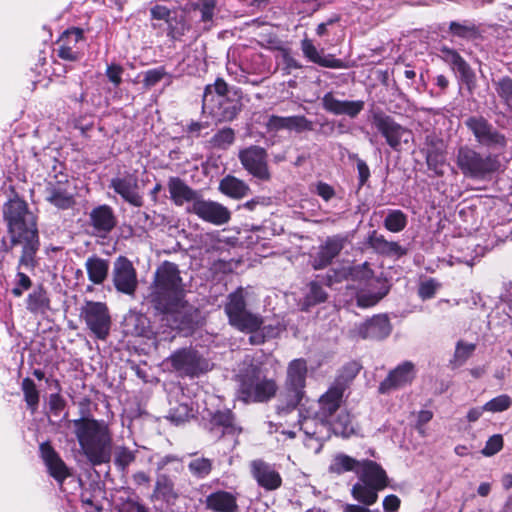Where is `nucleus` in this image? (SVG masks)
I'll return each instance as SVG.
<instances>
[{"mask_svg": "<svg viewBox=\"0 0 512 512\" xmlns=\"http://www.w3.org/2000/svg\"><path fill=\"white\" fill-rule=\"evenodd\" d=\"M80 318L98 339L104 340L109 335L111 316L105 303L86 301L80 309Z\"/></svg>", "mask_w": 512, "mask_h": 512, "instance_id": "obj_11", "label": "nucleus"}, {"mask_svg": "<svg viewBox=\"0 0 512 512\" xmlns=\"http://www.w3.org/2000/svg\"><path fill=\"white\" fill-rule=\"evenodd\" d=\"M323 108L335 115H347L351 118H355L363 109L364 101L362 100H339L335 98L332 92L324 94L322 98Z\"/></svg>", "mask_w": 512, "mask_h": 512, "instance_id": "obj_28", "label": "nucleus"}, {"mask_svg": "<svg viewBox=\"0 0 512 512\" xmlns=\"http://www.w3.org/2000/svg\"><path fill=\"white\" fill-rule=\"evenodd\" d=\"M235 141V131L230 127L218 130L211 138L214 147L225 149Z\"/></svg>", "mask_w": 512, "mask_h": 512, "instance_id": "obj_53", "label": "nucleus"}, {"mask_svg": "<svg viewBox=\"0 0 512 512\" xmlns=\"http://www.w3.org/2000/svg\"><path fill=\"white\" fill-rule=\"evenodd\" d=\"M250 473L257 484L266 491H274L281 487L282 477L272 465L263 459L252 460L249 464Z\"/></svg>", "mask_w": 512, "mask_h": 512, "instance_id": "obj_18", "label": "nucleus"}, {"mask_svg": "<svg viewBox=\"0 0 512 512\" xmlns=\"http://www.w3.org/2000/svg\"><path fill=\"white\" fill-rule=\"evenodd\" d=\"M210 432L217 438L225 436L238 437L242 428L237 425L235 415L229 409L218 410L211 415Z\"/></svg>", "mask_w": 512, "mask_h": 512, "instance_id": "obj_23", "label": "nucleus"}, {"mask_svg": "<svg viewBox=\"0 0 512 512\" xmlns=\"http://www.w3.org/2000/svg\"><path fill=\"white\" fill-rule=\"evenodd\" d=\"M229 85L221 78H216L213 84L204 88L202 109L217 122H231L242 110V91L237 88L233 94L236 98L228 97Z\"/></svg>", "mask_w": 512, "mask_h": 512, "instance_id": "obj_5", "label": "nucleus"}, {"mask_svg": "<svg viewBox=\"0 0 512 512\" xmlns=\"http://www.w3.org/2000/svg\"><path fill=\"white\" fill-rule=\"evenodd\" d=\"M332 430L334 434L343 438H349L354 435L355 427L352 416L348 412L339 413L335 421L332 423Z\"/></svg>", "mask_w": 512, "mask_h": 512, "instance_id": "obj_45", "label": "nucleus"}, {"mask_svg": "<svg viewBox=\"0 0 512 512\" xmlns=\"http://www.w3.org/2000/svg\"><path fill=\"white\" fill-rule=\"evenodd\" d=\"M65 406H66V401L60 394L54 393V394L50 395L49 408H50L51 413L54 416H59L60 413L64 410Z\"/></svg>", "mask_w": 512, "mask_h": 512, "instance_id": "obj_64", "label": "nucleus"}, {"mask_svg": "<svg viewBox=\"0 0 512 512\" xmlns=\"http://www.w3.org/2000/svg\"><path fill=\"white\" fill-rule=\"evenodd\" d=\"M266 128L268 129V131L275 132L286 129L290 131H295L297 133H302L304 131L313 130V123L304 115H295L287 117L271 115L268 117V120L266 122Z\"/></svg>", "mask_w": 512, "mask_h": 512, "instance_id": "obj_25", "label": "nucleus"}, {"mask_svg": "<svg viewBox=\"0 0 512 512\" xmlns=\"http://www.w3.org/2000/svg\"><path fill=\"white\" fill-rule=\"evenodd\" d=\"M190 474L198 480L207 478L213 470V460L206 457H195L187 465Z\"/></svg>", "mask_w": 512, "mask_h": 512, "instance_id": "obj_44", "label": "nucleus"}, {"mask_svg": "<svg viewBox=\"0 0 512 512\" xmlns=\"http://www.w3.org/2000/svg\"><path fill=\"white\" fill-rule=\"evenodd\" d=\"M362 366L357 361H351L345 364L339 371L334 384L341 386L343 390H346L350 382L357 376Z\"/></svg>", "mask_w": 512, "mask_h": 512, "instance_id": "obj_48", "label": "nucleus"}, {"mask_svg": "<svg viewBox=\"0 0 512 512\" xmlns=\"http://www.w3.org/2000/svg\"><path fill=\"white\" fill-rule=\"evenodd\" d=\"M440 287L435 279L430 278L421 282L418 288V295L422 300L431 299L435 296L437 289Z\"/></svg>", "mask_w": 512, "mask_h": 512, "instance_id": "obj_60", "label": "nucleus"}, {"mask_svg": "<svg viewBox=\"0 0 512 512\" xmlns=\"http://www.w3.org/2000/svg\"><path fill=\"white\" fill-rule=\"evenodd\" d=\"M349 159H353L357 164L358 171V188H362L370 178V169L367 163L358 157L357 154L349 155Z\"/></svg>", "mask_w": 512, "mask_h": 512, "instance_id": "obj_59", "label": "nucleus"}, {"mask_svg": "<svg viewBox=\"0 0 512 512\" xmlns=\"http://www.w3.org/2000/svg\"><path fill=\"white\" fill-rule=\"evenodd\" d=\"M465 126L473 134L475 141L489 150L505 152L508 146L506 136L498 131L484 116H470Z\"/></svg>", "mask_w": 512, "mask_h": 512, "instance_id": "obj_10", "label": "nucleus"}, {"mask_svg": "<svg viewBox=\"0 0 512 512\" xmlns=\"http://www.w3.org/2000/svg\"><path fill=\"white\" fill-rule=\"evenodd\" d=\"M360 462L361 461L351 456L339 453L333 458L329 466V471L337 475H341L345 472H355L357 474L360 468Z\"/></svg>", "mask_w": 512, "mask_h": 512, "instance_id": "obj_43", "label": "nucleus"}, {"mask_svg": "<svg viewBox=\"0 0 512 512\" xmlns=\"http://www.w3.org/2000/svg\"><path fill=\"white\" fill-rule=\"evenodd\" d=\"M416 377V369L412 362L405 361L392 369L386 378L380 382L378 392L386 395L393 390L402 389L410 384Z\"/></svg>", "mask_w": 512, "mask_h": 512, "instance_id": "obj_17", "label": "nucleus"}, {"mask_svg": "<svg viewBox=\"0 0 512 512\" xmlns=\"http://www.w3.org/2000/svg\"><path fill=\"white\" fill-rule=\"evenodd\" d=\"M307 364L303 359H295L290 362L287 370V385L298 397L305 387Z\"/></svg>", "mask_w": 512, "mask_h": 512, "instance_id": "obj_36", "label": "nucleus"}, {"mask_svg": "<svg viewBox=\"0 0 512 512\" xmlns=\"http://www.w3.org/2000/svg\"><path fill=\"white\" fill-rule=\"evenodd\" d=\"M372 125L385 139L387 145L394 151L401 150L403 136L410 134L409 129L396 122L392 116L382 110L373 112Z\"/></svg>", "mask_w": 512, "mask_h": 512, "instance_id": "obj_13", "label": "nucleus"}, {"mask_svg": "<svg viewBox=\"0 0 512 512\" xmlns=\"http://www.w3.org/2000/svg\"><path fill=\"white\" fill-rule=\"evenodd\" d=\"M327 293L323 287L316 281L309 283V292L305 296V302L308 305H317L327 300Z\"/></svg>", "mask_w": 512, "mask_h": 512, "instance_id": "obj_54", "label": "nucleus"}, {"mask_svg": "<svg viewBox=\"0 0 512 512\" xmlns=\"http://www.w3.org/2000/svg\"><path fill=\"white\" fill-rule=\"evenodd\" d=\"M358 481L351 488L352 497L361 504L371 506L378 500V493L389 486L390 479L384 468L369 459L361 460Z\"/></svg>", "mask_w": 512, "mask_h": 512, "instance_id": "obj_6", "label": "nucleus"}, {"mask_svg": "<svg viewBox=\"0 0 512 512\" xmlns=\"http://www.w3.org/2000/svg\"><path fill=\"white\" fill-rule=\"evenodd\" d=\"M143 75V86L146 89H150L162 81L163 78L167 75V72L164 66H159L157 68L145 71Z\"/></svg>", "mask_w": 512, "mask_h": 512, "instance_id": "obj_56", "label": "nucleus"}, {"mask_svg": "<svg viewBox=\"0 0 512 512\" xmlns=\"http://www.w3.org/2000/svg\"><path fill=\"white\" fill-rule=\"evenodd\" d=\"M2 218L6 228V235L0 239L2 258L12 253L15 248H20L17 281L11 293L15 297H21L24 291L32 287V280L20 269L24 267L33 271L38 265L37 253L41 246L38 218L30 210L28 203L18 195L3 204Z\"/></svg>", "mask_w": 512, "mask_h": 512, "instance_id": "obj_1", "label": "nucleus"}, {"mask_svg": "<svg viewBox=\"0 0 512 512\" xmlns=\"http://www.w3.org/2000/svg\"><path fill=\"white\" fill-rule=\"evenodd\" d=\"M79 445L89 462L96 466L111 458L112 436L103 421L80 418L72 421Z\"/></svg>", "mask_w": 512, "mask_h": 512, "instance_id": "obj_3", "label": "nucleus"}, {"mask_svg": "<svg viewBox=\"0 0 512 512\" xmlns=\"http://www.w3.org/2000/svg\"><path fill=\"white\" fill-rule=\"evenodd\" d=\"M344 391L341 386H337L333 383L326 393L319 398L317 417L321 421H328L340 408Z\"/></svg>", "mask_w": 512, "mask_h": 512, "instance_id": "obj_31", "label": "nucleus"}, {"mask_svg": "<svg viewBox=\"0 0 512 512\" xmlns=\"http://www.w3.org/2000/svg\"><path fill=\"white\" fill-rule=\"evenodd\" d=\"M88 279L95 285L105 282L109 272V261L96 255L90 256L85 262Z\"/></svg>", "mask_w": 512, "mask_h": 512, "instance_id": "obj_38", "label": "nucleus"}, {"mask_svg": "<svg viewBox=\"0 0 512 512\" xmlns=\"http://www.w3.org/2000/svg\"><path fill=\"white\" fill-rule=\"evenodd\" d=\"M494 86L503 105L512 112V78L503 76L494 82Z\"/></svg>", "mask_w": 512, "mask_h": 512, "instance_id": "obj_47", "label": "nucleus"}, {"mask_svg": "<svg viewBox=\"0 0 512 512\" xmlns=\"http://www.w3.org/2000/svg\"><path fill=\"white\" fill-rule=\"evenodd\" d=\"M108 187L129 205L137 208L144 205V197L140 193L139 179L135 173H127L123 177H113Z\"/></svg>", "mask_w": 512, "mask_h": 512, "instance_id": "obj_15", "label": "nucleus"}, {"mask_svg": "<svg viewBox=\"0 0 512 512\" xmlns=\"http://www.w3.org/2000/svg\"><path fill=\"white\" fill-rule=\"evenodd\" d=\"M22 391L28 408L32 413H34L39 404V391L37 390L34 381L28 377L24 378L22 381Z\"/></svg>", "mask_w": 512, "mask_h": 512, "instance_id": "obj_50", "label": "nucleus"}, {"mask_svg": "<svg viewBox=\"0 0 512 512\" xmlns=\"http://www.w3.org/2000/svg\"><path fill=\"white\" fill-rule=\"evenodd\" d=\"M41 458L48 468L49 474L59 483L70 476V471L59 454L49 442H43L39 447Z\"/></svg>", "mask_w": 512, "mask_h": 512, "instance_id": "obj_26", "label": "nucleus"}, {"mask_svg": "<svg viewBox=\"0 0 512 512\" xmlns=\"http://www.w3.org/2000/svg\"><path fill=\"white\" fill-rule=\"evenodd\" d=\"M46 201L60 210L73 208L76 204L74 195L68 190V181L49 182L45 189Z\"/></svg>", "mask_w": 512, "mask_h": 512, "instance_id": "obj_27", "label": "nucleus"}, {"mask_svg": "<svg viewBox=\"0 0 512 512\" xmlns=\"http://www.w3.org/2000/svg\"><path fill=\"white\" fill-rule=\"evenodd\" d=\"M343 249V241L340 238H327L325 243L320 246L319 251L312 260L314 270H321L329 266Z\"/></svg>", "mask_w": 512, "mask_h": 512, "instance_id": "obj_33", "label": "nucleus"}, {"mask_svg": "<svg viewBox=\"0 0 512 512\" xmlns=\"http://www.w3.org/2000/svg\"><path fill=\"white\" fill-rule=\"evenodd\" d=\"M135 458L134 451L125 446H120L115 451L114 463L121 471H125L135 461Z\"/></svg>", "mask_w": 512, "mask_h": 512, "instance_id": "obj_55", "label": "nucleus"}, {"mask_svg": "<svg viewBox=\"0 0 512 512\" xmlns=\"http://www.w3.org/2000/svg\"><path fill=\"white\" fill-rule=\"evenodd\" d=\"M26 309L34 315H45L51 309L47 289L42 284L28 294Z\"/></svg>", "mask_w": 512, "mask_h": 512, "instance_id": "obj_35", "label": "nucleus"}, {"mask_svg": "<svg viewBox=\"0 0 512 512\" xmlns=\"http://www.w3.org/2000/svg\"><path fill=\"white\" fill-rule=\"evenodd\" d=\"M446 151L443 140L438 137L434 132L429 133L425 136L424 147L421 149V152L426 155V153H439Z\"/></svg>", "mask_w": 512, "mask_h": 512, "instance_id": "obj_58", "label": "nucleus"}, {"mask_svg": "<svg viewBox=\"0 0 512 512\" xmlns=\"http://www.w3.org/2000/svg\"><path fill=\"white\" fill-rule=\"evenodd\" d=\"M449 33L454 37L466 40H476L482 37L479 26L468 20L462 23L451 21L449 23Z\"/></svg>", "mask_w": 512, "mask_h": 512, "instance_id": "obj_40", "label": "nucleus"}, {"mask_svg": "<svg viewBox=\"0 0 512 512\" xmlns=\"http://www.w3.org/2000/svg\"><path fill=\"white\" fill-rule=\"evenodd\" d=\"M384 295L385 293H358L356 296L357 306L361 308L373 307L384 297Z\"/></svg>", "mask_w": 512, "mask_h": 512, "instance_id": "obj_62", "label": "nucleus"}, {"mask_svg": "<svg viewBox=\"0 0 512 512\" xmlns=\"http://www.w3.org/2000/svg\"><path fill=\"white\" fill-rule=\"evenodd\" d=\"M125 327L127 332L132 335L146 337L148 339L154 338V347L157 349L158 340L151 329L150 320L146 315L131 312L125 317Z\"/></svg>", "mask_w": 512, "mask_h": 512, "instance_id": "obj_34", "label": "nucleus"}, {"mask_svg": "<svg viewBox=\"0 0 512 512\" xmlns=\"http://www.w3.org/2000/svg\"><path fill=\"white\" fill-rule=\"evenodd\" d=\"M181 375L196 376L211 369V364L200 354H171L167 359Z\"/></svg>", "mask_w": 512, "mask_h": 512, "instance_id": "obj_21", "label": "nucleus"}, {"mask_svg": "<svg viewBox=\"0 0 512 512\" xmlns=\"http://www.w3.org/2000/svg\"><path fill=\"white\" fill-rule=\"evenodd\" d=\"M503 448V437L501 434L491 436L481 450L484 456L490 457L498 453Z\"/></svg>", "mask_w": 512, "mask_h": 512, "instance_id": "obj_61", "label": "nucleus"}, {"mask_svg": "<svg viewBox=\"0 0 512 512\" xmlns=\"http://www.w3.org/2000/svg\"><path fill=\"white\" fill-rule=\"evenodd\" d=\"M123 67L119 64H110L106 69V76L111 83L119 86L122 82Z\"/></svg>", "mask_w": 512, "mask_h": 512, "instance_id": "obj_63", "label": "nucleus"}, {"mask_svg": "<svg viewBox=\"0 0 512 512\" xmlns=\"http://www.w3.org/2000/svg\"><path fill=\"white\" fill-rule=\"evenodd\" d=\"M368 244L377 253L382 255H396L401 257L406 254V249H404L398 242L386 240L383 235L378 234L375 230L370 233L368 237Z\"/></svg>", "mask_w": 512, "mask_h": 512, "instance_id": "obj_37", "label": "nucleus"}, {"mask_svg": "<svg viewBox=\"0 0 512 512\" xmlns=\"http://www.w3.org/2000/svg\"><path fill=\"white\" fill-rule=\"evenodd\" d=\"M440 52L441 59L459 73L461 81L471 92L476 87V75L471 66L460 53L453 48L444 45L440 48Z\"/></svg>", "mask_w": 512, "mask_h": 512, "instance_id": "obj_19", "label": "nucleus"}, {"mask_svg": "<svg viewBox=\"0 0 512 512\" xmlns=\"http://www.w3.org/2000/svg\"><path fill=\"white\" fill-rule=\"evenodd\" d=\"M189 211L197 215L203 221L214 225L226 224L231 219V213L227 207L218 202L205 200L201 195L195 203L192 204Z\"/></svg>", "mask_w": 512, "mask_h": 512, "instance_id": "obj_16", "label": "nucleus"}, {"mask_svg": "<svg viewBox=\"0 0 512 512\" xmlns=\"http://www.w3.org/2000/svg\"><path fill=\"white\" fill-rule=\"evenodd\" d=\"M236 377L239 382L238 393L246 403L265 402L276 394V382L267 378L261 363H255L248 355L239 365Z\"/></svg>", "mask_w": 512, "mask_h": 512, "instance_id": "obj_4", "label": "nucleus"}, {"mask_svg": "<svg viewBox=\"0 0 512 512\" xmlns=\"http://www.w3.org/2000/svg\"><path fill=\"white\" fill-rule=\"evenodd\" d=\"M216 6L217 0H197L191 5L194 11L200 13L199 22L203 24L204 31H209L213 26Z\"/></svg>", "mask_w": 512, "mask_h": 512, "instance_id": "obj_42", "label": "nucleus"}, {"mask_svg": "<svg viewBox=\"0 0 512 512\" xmlns=\"http://www.w3.org/2000/svg\"><path fill=\"white\" fill-rule=\"evenodd\" d=\"M246 300L241 288L230 293L224 306L229 324L242 332H256L262 325L261 316L247 310Z\"/></svg>", "mask_w": 512, "mask_h": 512, "instance_id": "obj_9", "label": "nucleus"}, {"mask_svg": "<svg viewBox=\"0 0 512 512\" xmlns=\"http://www.w3.org/2000/svg\"><path fill=\"white\" fill-rule=\"evenodd\" d=\"M193 417V409L188 403H179L169 410L167 419L176 425L182 424Z\"/></svg>", "mask_w": 512, "mask_h": 512, "instance_id": "obj_52", "label": "nucleus"}, {"mask_svg": "<svg viewBox=\"0 0 512 512\" xmlns=\"http://www.w3.org/2000/svg\"><path fill=\"white\" fill-rule=\"evenodd\" d=\"M149 289L145 301L155 315L172 321L173 329L185 330L193 326L197 310L185 300L186 290L177 264L164 261L157 268Z\"/></svg>", "mask_w": 512, "mask_h": 512, "instance_id": "obj_2", "label": "nucleus"}, {"mask_svg": "<svg viewBox=\"0 0 512 512\" xmlns=\"http://www.w3.org/2000/svg\"><path fill=\"white\" fill-rule=\"evenodd\" d=\"M153 497L165 501L167 504H174L178 494L174 489L173 481L167 475L157 477Z\"/></svg>", "mask_w": 512, "mask_h": 512, "instance_id": "obj_41", "label": "nucleus"}, {"mask_svg": "<svg viewBox=\"0 0 512 512\" xmlns=\"http://www.w3.org/2000/svg\"><path fill=\"white\" fill-rule=\"evenodd\" d=\"M350 279L359 284L367 285L374 278V271L370 268L368 262L356 265L349 270Z\"/></svg>", "mask_w": 512, "mask_h": 512, "instance_id": "obj_51", "label": "nucleus"}, {"mask_svg": "<svg viewBox=\"0 0 512 512\" xmlns=\"http://www.w3.org/2000/svg\"><path fill=\"white\" fill-rule=\"evenodd\" d=\"M112 281L118 292L129 296L135 294L138 287L137 272L127 257L119 256L114 261Z\"/></svg>", "mask_w": 512, "mask_h": 512, "instance_id": "obj_14", "label": "nucleus"}, {"mask_svg": "<svg viewBox=\"0 0 512 512\" xmlns=\"http://www.w3.org/2000/svg\"><path fill=\"white\" fill-rule=\"evenodd\" d=\"M84 39V31L78 27L65 30L57 40V56L65 61L75 62L81 59L82 53L77 44Z\"/></svg>", "mask_w": 512, "mask_h": 512, "instance_id": "obj_22", "label": "nucleus"}, {"mask_svg": "<svg viewBox=\"0 0 512 512\" xmlns=\"http://www.w3.org/2000/svg\"><path fill=\"white\" fill-rule=\"evenodd\" d=\"M238 493L217 490L206 496L205 508L211 512H239Z\"/></svg>", "mask_w": 512, "mask_h": 512, "instance_id": "obj_29", "label": "nucleus"}, {"mask_svg": "<svg viewBox=\"0 0 512 512\" xmlns=\"http://www.w3.org/2000/svg\"><path fill=\"white\" fill-rule=\"evenodd\" d=\"M238 159L242 167L254 178L264 182L271 180L268 153L265 148L258 145H250L239 150Z\"/></svg>", "mask_w": 512, "mask_h": 512, "instance_id": "obj_12", "label": "nucleus"}, {"mask_svg": "<svg viewBox=\"0 0 512 512\" xmlns=\"http://www.w3.org/2000/svg\"><path fill=\"white\" fill-rule=\"evenodd\" d=\"M455 163L464 177L474 180L490 179L501 166L497 155H485L467 145L458 148Z\"/></svg>", "mask_w": 512, "mask_h": 512, "instance_id": "obj_7", "label": "nucleus"}, {"mask_svg": "<svg viewBox=\"0 0 512 512\" xmlns=\"http://www.w3.org/2000/svg\"><path fill=\"white\" fill-rule=\"evenodd\" d=\"M408 223L407 215L400 209L390 210L386 215L383 225L392 233L403 231Z\"/></svg>", "mask_w": 512, "mask_h": 512, "instance_id": "obj_46", "label": "nucleus"}, {"mask_svg": "<svg viewBox=\"0 0 512 512\" xmlns=\"http://www.w3.org/2000/svg\"><path fill=\"white\" fill-rule=\"evenodd\" d=\"M149 12L151 20L165 22V35L173 45L186 41L192 30V24L184 8H169L166 5L156 3L150 7Z\"/></svg>", "mask_w": 512, "mask_h": 512, "instance_id": "obj_8", "label": "nucleus"}, {"mask_svg": "<svg viewBox=\"0 0 512 512\" xmlns=\"http://www.w3.org/2000/svg\"><path fill=\"white\" fill-rule=\"evenodd\" d=\"M512 405L510 396L503 394L499 395L483 405V409L489 412L497 413L509 409Z\"/></svg>", "mask_w": 512, "mask_h": 512, "instance_id": "obj_57", "label": "nucleus"}, {"mask_svg": "<svg viewBox=\"0 0 512 512\" xmlns=\"http://www.w3.org/2000/svg\"><path fill=\"white\" fill-rule=\"evenodd\" d=\"M167 186L170 199L176 206H182L185 202H192L193 204L201 195L199 191L191 188L183 179L177 176L169 177Z\"/></svg>", "mask_w": 512, "mask_h": 512, "instance_id": "obj_32", "label": "nucleus"}, {"mask_svg": "<svg viewBox=\"0 0 512 512\" xmlns=\"http://www.w3.org/2000/svg\"><path fill=\"white\" fill-rule=\"evenodd\" d=\"M446 151L439 153H426L425 161L429 171L434 177H442L445 174Z\"/></svg>", "mask_w": 512, "mask_h": 512, "instance_id": "obj_49", "label": "nucleus"}, {"mask_svg": "<svg viewBox=\"0 0 512 512\" xmlns=\"http://www.w3.org/2000/svg\"><path fill=\"white\" fill-rule=\"evenodd\" d=\"M391 324L387 315H375L361 324L358 334L362 339L382 340L391 332Z\"/></svg>", "mask_w": 512, "mask_h": 512, "instance_id": "obj_30", "label": "nucleus"}, {"mask_svg": "<svg viewBox=\"0 0 512 512\" xmlns=\"http://www.w3.org/2000/svg\"><path fill=\"white\" fill-rule=\"evenodd\" d=\"M117 224V216L108 204L98 205L89 213V225L93 228L94 235L98 237H106L116 228Z\"/></svg>", "mask_w": 512, "mask_h": 512, "instance_id": "obj_20", "label": "nucleus"}, {"mask_svg": "<svg viewBox=\"0 0 512 512\" xmlns=\"http://www.w3.org/2000/svg\"><path fill=\"white\" fill-rule=\"evenodd\" d=\"M219 190L228 197L241 199L248 195L250 188L243 180L232 175H227L221 179Z\"/></svg>", "mask_w": 512, "mask_h": 512, "instance_id": "obj_39", "label": "nucleus"}, {"mask_svg": "<svg viewBox=\"0 0 512 512\" xmlns=\"http://www.w3.org/2000/svg\"><path fill=\"white\" fill-rule=\"evenodd\" d=\"M303 56L311 63L323 68L344 69L346 64L342 59L336 58L333 54H325L324 49L318 50L313 41L307 37L301 40Z\"/></svg>", "mask_w": 512, "mask_h": 512, "instance_id": "obj_24", "label": "nucleus"}]
</instances>
